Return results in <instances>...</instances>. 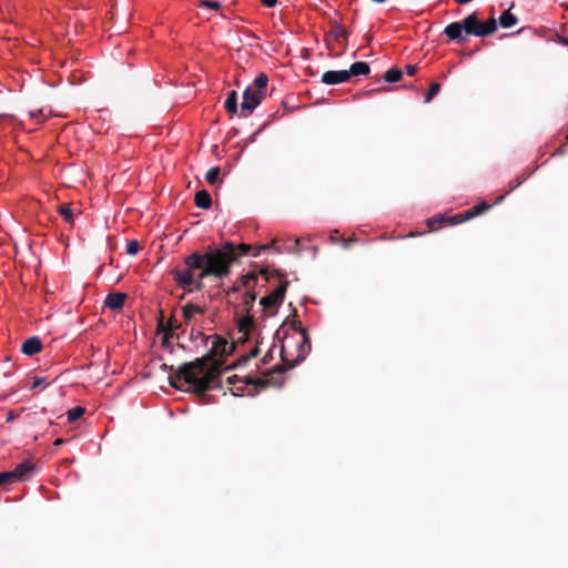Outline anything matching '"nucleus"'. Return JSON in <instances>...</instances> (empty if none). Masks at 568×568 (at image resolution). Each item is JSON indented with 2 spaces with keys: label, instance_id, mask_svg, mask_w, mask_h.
Returning <instances> with one entry per match:
<instances>
[{
  "label": "nucleus",
  "instance_id": "obj_1",
  "mask_svg": "<svg viewBox=\"0 0 568 568\" xmlns=\"http://www.w3.org/2000/svg\"><path fill=\"white\" fill-rule=\"evenodd\" d=\"M211 337L213 342L209 352L193 362L180 365L174 377L170 376L171 386L180 388L176 382H184L199 395H204L213 387H220L222 358L231 353L234 346L220 335Z\"/></svg>",
  "mask_w": 568,
  "mask_h": 568
},
{
  "label": "nucleus",
  "instance_id": "obj_2",
  "mask_svg": "<svg viewBox=\"0 0 568 568\" xmlns=\"http://www.w3.org/2000/svg\"><path fill=\"white\" fill-rule=\"evenodd\" d=\"M497 30V21L490 17L487 21L481 22L478 19V13L474 11L462 21L452 22L444 29V34L456 43H465L468 36L488 37Z\"/></svg>",
  "mask_w": 568,
  "mask_h": 568
},
{
  "label": "nucleus",
  "instance_id": "obj_3",
  "mask_svg": "<svg viewBox=\"0 0 568 568\" xmlns=\"http://www.w3.org/2000/svg\"><path fill=\"white\" fill-rule=\"evenodd\" d=\"M201 257L202 271L199 272V277L214 276L222 280L231 274L232 265L235 263L234 244L225 242L221 247L201 254Z\"/></svg>",
  "mask_w": 568,
  "mask_h": 568
},
{
  "label": "nucleus",
  "instance_id": "obj_4",
  "mask_svg": "<svg viewBox=\"0 0 568 568\" xmlns=\"http://www.w3.org/2000/svg\"><path fill=\"white\" fill-rule=\"evenodd\" d=\"M184 268H174L172 275L176 284L187 292H200L203 290V280L200 278L199 274L194 275V270L202 271V257L201 253L194 252L184 258Z\"/></svg>",
  "mask_w": 568,
  "mask_h": 568
},
{
  "label": "nucleus",
  "instance_id": "obj_5",
  "mask_svg": "<svg viewBox=\"0 0 568 568\" xmlns=\"http://www.w3.org/2000/svg\"><path fill=\"white\" fill-rule=\"evenodd\" d=\"M258 274H261L265 281H270L272 276H277L281 280L280 285L272 293L260 300V304L263 306L264 311L268 312L270 315H274L284 301L290 282L284 280L285 275L278 270L271 272L268 267H263L260 270Z\"/></svg>",
  "mask_w": 568,
  "mask_h": 568
},
{
  "label": "nucleus",
  "instance_id": "obj_6",
  "mask_svg": "<svg viewBox=\"0 0 568 568\" xmlns=\"http://www.w3.org/2000/svg\"><path fill=\"white\" fill-rule=\"evenodd\" d=\"M257 293L254 290L245 291V293L241 295V304L235 306L236 308L241 307V310L239 311L241 313V316L237 318V328L239 332L242 334V336L240 337V341L242 342L247 341L250 334L255 328V322L253 315L251 314V310L254 305Z\"/></svg>",
  "mask_w": 568,
  "mask_h": 568
},
{
  "label": "nucleus",
  "instance_id": "obj_7",
  "mask_svg": "<svg viewBox=\"0 0 568 568\" xmlns=\"http://www.w3.org/2000/svg\"><path fill=\"white\" fill-rule=\"evenodd\" d=\"M264 93L260 92L250 85L243 93V101L241 103V112L243 116H248L255 108L262 102Z\"/></svg>",
  "mask_w": 568,
  "mask_h": 568
},
{
  "label": "nucleus",
  "instance_id": "obj_8",
  "mask_svg": "<svg viewBox=\"0 0 568 568\" xmlns=\"http://www.w3.org/2000/svg\"><path fill=\"white\" fill-rule=\"evenodd\" d=\"M298 333L301 334L302 341L297 346V355L296 358L288 364V367H294L296 364L301 363L305 359L306 355L311 351V339L307 335V331L304 327H298Z\"/></svg>",
  "mask_w": 568,
  "mask_h": 568
},
{
  "label": "nucleus",
  "instance_id": "obj_9",
  "mask_svg": "<svg viewBox=\"0 0 568 568\" xmlns=\"http://www.w3.org/2000/svg\"><path fill=\"white\" fill-rule=\"evenodd\" d=\"M348 81V74L346 70L338 71H326L322 74V82L327 85L344 83Z\"/></svg>",
  "mask_w": 568,
  "mask_h": 568
},
{
  "label": "nucleus",
  "instance_id": "obj_10",
  "mask_svg": "<svg viewBox=\"0 0 568 568\" xmlns=\"http://www.w3.org/2000/svg\"><path fill=\"white\" fill-rule=\"evenodd\" d=\"M271 245H260V246H252L250 244L242 243L240 245L234 244V253H235V262L239 257L252 254L253 256H257L261 251H265Z\"/></svg>",
  "mask_w": 568,
  "mask_h": 568
},
{
  "label": "nucleus",
  "instance_id": "obj_11",
  "mask_svg": "<svg viewBox=\"0 0 568 568\" xmlns=\"http://www.w3.org/2000/svg\"><path fill=\"white\" fill-rule=\"evenodd\" d=\"M126 297L128 296L125 293H120V292L111 293L105 297L104 306H106L113 311H120V310H122Z\"/></svg>",
  "mask_w": 568,
  "mask_h": 568
},
{
  "label": "nucleus",
  "instance_id": "obj_12",
  "mask_svg": "<svg viewBox=\"0 0 568 568\" xmlns=\"http://www.w3.org/2000/svg\"><path fill=\"white\" fill-rule=\"evenodd\" d=\"M42 349L41 339L38 336L26 339L21 345V352L24 355L32 356L40 353Z\"/></svg>",
  "mask_w": 568,
  "mask_h": 568
},
{
  "label": "nucleus",
  "instance_id": "obj_13",
  "mask_svg": "<svg viewBox=\"0 0 568 568\" xmlns=\"http://www.w3.org/2000/svg\"><path fill=\"white\" fill-rule=\"evenodd\" d=\"M329 23L331 30L327 33V38L337 42H339L341 40L346 41L348 38V32L346 31V29L335 20L329 21Z\"/></svg>",
  "mask_w": 568,
  "mask_h": 568
},
{
  "label": "nucleus",
  "instance_id": "obj_14",
  "mask_svg": "<svg viewBox=\"0 0 568 568\" xmlns=\"http://www.w3.org/2000/svg\"><path fill=\"white\" fill-rule=\"evenodd\" d=\"M205 308L193 303H187L182 307L183 318L186 324H190L196 314H204Z\"/></svg>",
  "mask_w": 568,
  "mask_h": 568
},
{
  "label": "nucleus",
  "instance_id": "obj_15",
  "mask_svg": "<svg viewBox=\"0 0 568 568\" xmlns=\"http://www.w3.org/2000/svg\"><path fill=\"white\" fill-rule=\"evenodd\" d=\"M34 469V465L28 460H24L17 465V467L11 470L12 475H14L16 481H22L26 479V476Z\"/></svg>",
  "mask_w": 568,
  "mask_h": 568
},
{
  "label": "nucleus",
  "instance_id": "obj_16",
  "mask_svg": "<svg viewBox=\"0 0 568 568\" xmlns=\"http://www.w3.org/2000/svg\"><path fill=\"white\" fill-rule=\"evenodd\" d=\"M257 282V273L248 272L247 274L242 275L235 283H237L241 287L246 288V291L254 290Z\"/></svg>",
  "mask_w": 568,
  "mask_h": 568
},
{
  "label": "nucleus",
  "instance_id": "obj_17",
  "mask_svg": "<svg viewBox=\"0 0 568 568\" xmlns=\"http://www.w3.org/2000/svg\"><path fill=\"white\" fill-rule=\"evenodd\" d=\"M194 203L200 209H210L212 205V199L207 191L201 190L195 193Z\"/></svg>",
  "mask_w": 568,
  "mask_h": 568
},
{
  "label": "nucleus",
  "instance_id": "obj_18",
  "mask_svg": "<svg viewBox=\"0 0 568 568\" xmlns=\"http://www.w3.org/2000/svg\"><path fill=\"white\" fill-rule=\"evenodd\" d=\"M369 71V65L366 62H355L351 65L349 70H346V73L349 80L353 75H366Z\"/></svg>",
  "mask_w": 568,
  "mask_h": 568
},
{
  "label": "nucleus",
  "instance_id": "obj_19",
  "mask_svg": "<svg viewBox=\"0 0 568 568\" xmlns=\"http://www.w3.org/2000/svg\"><path fill=\"white\" fill-rule=\"evenodd\" d=\"M491 206H493V204H489V203L483 201V202L474 205L473 207L466 210V219L471 220V219L485 213Z\"/></svg>",
  "mask_w": 568,
  "mask_h": 568
},
{
  "label": "nucleus",
  "instance_id": "obj_20",
  "mask_svg": "<svg viewBox=\"0 0 568 568\" xmlns=\"http://www.w3.org/2000/svg\"><path fill=\"white\" fill-rule=\"evenodd\" d=\"M224 108L231 115L236 114V112H237V92L235 90H232L227 93V98L225 100Z\"/></svg>",
  "mask_w": 568,
  "mask_h": 568
},
{
  "label": "nucleus",
  "instance_id": "obj_21",
  "mask_svg": "<svg viewBox=\"0 0 568 568\" xmlns=\"http://www.w3.org/2000/svg\"><path fill=\"white\" fill-rule=\"evenodd\" d=\"M498 22L501 28L508 29L514 27L518 22V19L510 10H506L500 14Z\"/></svg>",
  "mask_w": 568,
  "mask_h": 568
},
{
  "label": "nucleus",
  "instance_id": "obj_22",
  "mask_svg": "<svg viewBox=\"0 0 568 568\" xmlns=\"http://www.w3.org/2000/svg\"><path fill=\"white\" fill-rule=\"evenodd\" d=\"M58 212L59 214L64 219V221L69 224H73L74 222V215H73V211L72 209L70 207L69 204H61L59 207H58Z\"/></svg>",
  "mask_w": 568,
  "mask_h": 568
},
{
  "label": "nucleus",
  "instance_id": "obj_23",
  "mask_svg": "<svg viewBox=\"0 0 568 568\" xmlns=\"http://www.w3.org/2000/svg\"><path fill=\"white\" fill-rule=\"evenodd\" d=\"M267 82H268V78L265 73H260L252 85H250L251 88L260 91V92H263L266 90V87H267Z\"/></svg>",
  "mask_w": 568,
  "mask_h": 568
},
{
  "label": "nucleus",
  "instance_id": "obj_24",
  "mask_svg": "<svg viewBox=\"0 0 568 568\" xmlns=\"http://www.w3.org/2000/svg\"><path fill=\"white\" fill-rule=\"evenodd\" d=\"M221 169L219 166L211 168L206 174L205 180L210 185H214L220 180Z\"/></svg>",
  "mask_w": 568,
  "mask_h": 568
},
{
  "label": "nucleus",
  "instance_id": "obj_25",
  "mask_svg": "<svg viewBox=\"0 0 568 568\" xmlns=\"http://www.w3.org/2000/svg\"><path fill=\"white\" fill-rule=\"evenodd\" d=\"M402 71L397 68H392L385 72L384 79L386 82L394 83L402 79Z\"/></svg>",
  "mask_w": 568,
  "mask_h": 568
},
{
  "label": "nucleus",
  "instance_id": "obj_26",
  "mask_svg": "<svg viewBox=\"0 0 568 568\" xmlns=\"http://www.w3.org/2000/svg\"><path fill=\"white\" fill-rule=\"evenodd\" d=\"M179 327H180V325L178 324L176 320H174V318L169 320L168 327H165V325L163 323V318H161L158 323L159 332L166 331L172 334V331L178 329Z\"/></svg>",
  "mask_w": 568,
  "mask_h": 568
},
{
  "label": "nucleus",
  "instance_id": "obj_27",
  "mask_svg": "<svg viewBox=\"0 0 568 568\" xmlns=\"http://www.w3.org/2000/svg\"><path fill=\"white\" fill-rule=\"evenodd\" d=\"M84 414V408L81 406H77L68 410V422L73 423L78 420Z\"/></svg>",
  "mask_w": 568,
  "mask_h": 568
},
{
  "label": "nucleus",
  "instance_id": "obj_28",
  "mask_svg": "<svg viewBox=\"0 0 568 568\" xmlns=\"http://www.w3.org/2000/svg\"><path fill=\"white\" fill-rule=\"evenodd\" d=\"M439 91H440V84L437 82L432 83L428 92L426 93L425 102L429 103L433 100V98L438 94Z\"/></svg>",
  "mask_w": 568,
  "mask_h": 568
},
{
  "label": "nucleus",
  "instance_id": "obj_29",
  "mask_svg": "<svg viewBox=\"0 0 568 568\" xmlns=\"http://www.w3.org/2000/svg\"><path fill=\"white\" fill-rule=\"evenodd\" d=\"M141 250V245L136 240H131L126 243L125 252L129 255H135Z\"/></svg>",
  "mask_w": 568,
  "mask_h": 568
},
{
  "label": "nucleus",
  "instance_id": "obj_30",
  "mask_svg": "<svg viewBox=\"0 0 568 568\" xmlns=\"http://www.w3.org/2000/svg\"><path fill=\"white\" fill-rule=\"evenodd\" d=\"M16 483L14 475L10 471L0 473V487Z\"/></svg>",
  "mask_w": 568,
  "mask_h": 568
},
{
  "label": "nucleus",
  "instance_id": "obj_31",
  "mask_svg": "<svg viewBox=\"0 0 568 568\" xmlns=\"http://www.w3.org/2000/svg\"><path fill=\"white\" fill-rule=\"evenodd\" d=\"M469 219H466V211L462 212V213H458V214H455L453 216H450L448 219V222L450 225H457V224H460L463 222H466L468 221Z\"/></svg>",
  "mask_w": 568,
  "mask_h": 568
},
{
  "label": "nucleus",
  "instance_id": "obj_32",
  "mask_svg": "<svg viewBox=\"0 0 568 568\" xmlns=\"http://www.w3.org/2000/svg\"><path fill=\"white\" fill-rule=\"evenodd\" d=\"M200 7L219 10L221 8V3L217 1L202 0L200 2Z\"/></svg>",
  "mask_w": 568,
  "mask_h": 568
},
{
  "label": "nucleus",
  "instance_id": "obj_33",
  "mask_svg": "<svg viewBox=\"0 0 568 568\" xmlns=\"http://www.w3.org/2000/svg\"><path fill=\"white\" fill-rule=\"evenodd\" d=\"M283 381L282 378L280 381H277V377L275 379H273V377H271L270 379H258L257 382V385H260L261 387H265L267 386L268 384H274V385H282Z\"/></svg>",
  "mask_w": 568,
  "mask_h": 568
},
{
  "label": "nucleus",
  "instance_id": "obj_34",
  "mask_svg": "<svg viewBox=\"0 0 568 568\" xmlns=\"http://www.w3.org/2000/svg\"><path fill=\"white\" fill-rule=\"evenodd\" d=\"M357 242V239L352 236V237H348V239H345L344 236L341 237V245L343 248L345 250H348L351 248L352 244Z\"/></svg>",
  "mask_w": 568,
  "mask_h": 568
},
{
  "label": "nucleus",
  "instance_id": "obj_35",
  "mask_svg": "<svg viewBox=\"0 0 568 568\" xmlns=\"http://www.w3.org/2000/svg\"><path fill=\"white\" fill-rule=\"evenodd\" d=\"M445 221L443 215L433 216L427 220V224L430 229L434 227L435 224H442Z\"/></svg>",
  "mask_w": 568,
  "mask_h": 568
},
{
  "label": "nucleus",
  "instance_id": "obj_36",
  "mask_svg": "<svg viewBox=\"0 0 568 568\" xmlns=\"http://www.w3.org/2000/svg\"><path fill=\"white\" fill-rule=\"evenodd\" d=\"M341 237H343L342 235H339L338 231L337 230H334L331 235H329V241L332 244H339L341 245Z\"/></svg>",
  "mask_w": 568,
  "mask_h": 568
},
{
  "label": "nucleus",
  "instance_id": "obj_37",
  "mask_svg": "<svg viewBox=\"0 0 568 568\" xmlns=\"http://www.w3.org/2000/svg\"><path fill=\"white\" fill-rule=\"evenodd\" d=\"M45 383V379L43 377L34 376L32 385L30 386V389H36L37 387L41 386Z\"/></svg>",
  "mask_w": 568,
  "mask_h": 568
},
{
  "label": "nucleus",
  "instance_id": "obj_38",
  "mask_svg": "<svg viewBox=\"0 0 568 568\" xmlns=\"http://www.w3.org/2000/svg\"><path fill=\"white\" fill-rule=\"evenodd\" d=\"M240 285L237 283H234L231 287H229L227 290H225V294L227 296H231L233 294H236L240 292Z\"/></svg>",
  "mask_w": 568,
  "mask_h": 568
},
{
  "label": "nucleus",
  "instance_id": "obj_39",
  "mask_svg": "<svg viewBox=\"0 0 568 568\" xmlns=\"http://www.w3.org/2000/svg\"><path fill=\"white\" fill-rule=\"evenodd\" d=\"M258 354V347L255 346L247 355L242 357L243 362L248 361L251 357H255Z\"/></svg>",
  "mask_w": 568,
  "mask_h": 568
},
{
  "label": "nucleus",
  "instance_id": "obj_40",
  "mask_svg": "<svg viewBox=\"0 0 568 568\" xmlns=\"http://www.w3.org/2000/svg\"><path fill=\"white\" fill-rule=\"evenodd\" d=\"M19 415L14 412V410H9L7 413V417H6V422L7 423H12L16 420V418L18 417Z\"/></svg>",
  "mask_w": 568,
  "mask_h": 568
},
{
  "label": "nucleus",
  "instance_id": "obj_41",
  "mask_svg": "<svg viewBox=\"0 0 568 568\" xmlns=\"http://www.w3.org/2000/svg\"><path fill=\"white\" fill-rule=\"evenodd\" d=\"M405 69H406V73L408 75H415L417 72V65H415V64H408V65H406Z\"/></svg>",
  "mask_w": 568,
  "mask_h": 568
},
{
  "label": "nucleus",
  "instance_id": "obj_42",
  "mask_svg": "<svg viewBox=\"0 0 568 568\" xmlns=\"http://www.w3.org/2000/svg\"><path fill=\"white\" fill-rule=\"evenodd\" d=\"M567 152V149H566V145H560L559 148H557L555 150V152L551 154L552 156H556V155H565Z\"/></svg>",
  "mask_w": 568,
  "mask_h": 568
},
{
  "label": "nucleus",
  "instance_id": "obj_43",
  "mask_svg": "<svg viewBox=\"0 0 568 568\" xmlns=\"http://www.w3.org/2000/svg\"><path fill=\"white\" fill-rule=\"evenodd\" d=\"M261 2L266 8H273L277 3V0H261Z\"/></svg>",
  "mask_w": 568,
  "mask_h": 568
},
{
  "label": "nucleus",
  "instance_id": "obj_44",
  "mask_svg": "<svg viewBox=\"0 0 568 568\" xmlns=\"http://www.w3.org/2000/svg\"><path fill=\"white\" fill-rule=\"evenodd\" d=\"M509 184H510V189H509L508 193L511 192L513 190H515L516 187H518L521 184V181L520 180H514Z\"/></svg>",
  "mask_w": 568,
  "mask_h": 568
},
{
  "label": "nucleus",
  "instance_id": "obj_45",
  "mask_svg": "<svg viewBox=\"0 0 568 568\" xmlns=\"http://www.w3.org/2000/svg\"><path fill=\"white\" fill-rule=\"evenodd\" d=\"M242 381L237 375H232L227 377V383L231 385H234L236 382Z\"/></svg>",
  "mask_w": 568,
  "mask_h": 568
},
{
  "label": "nucleus",
  "instance_id": "obj_46",
  "mask_svg": "<svg viewBox=\"0 0 568 568\" xmlns=\"http://www.w3.org/2000/svg\"><path fill=\"white\" fill-rule=\"evenodd\" d=\"M163 332H164L163 344H166L169 342V338L172 336V334L166 331H163Z\"/></svg>",
  "mask_w": 568,
  "mask_h": 568
},
{
  "label": "nucleus",
  "instance_id": "obj_47",
  "mask_svg": "<svg viewBox=\"0 0 568 568\" xmlns=\"http://www.w3.org/2000/svg\"><path fill=\"white\" fill-rule=\"evenodd\" d=\"M292 327H293L295 331H297V332H298V327H302V326H301V322H298V321H294V322L292 323Z\"/></svg>",
  "mask_w": 568,
  "mask_h": 568
},
{
  "label": "nucleus",
  "instance_id": "obj_48",
  "mask_svg": "<svg viewBox=\"0 0 568 568\" xmlns=\"http://www.w3.org/2000/svg\"><path fill=\"white\" fill-rule=\"evenodd\" d=\"M559 43L562 44V45L568 47V38H560L559 39Z\"/></svg>",
  "mask_w": 568,
  "mask_h": 568
},
{
  "label": "nucleus",
  "instance_id": "obj_49",
  "mask_svg": "<svg viewBox=\"0 0 568 568\" xmlns=\"http://www.w3.org/2000/svg\"><path fill=\"white\" fill-rule=\"evenodd\" d=\"M284 371H285L284 367H282V366L277 367L276 371H275V373H277V375H278L277 377H281V375L283 374Z\"/></svg>",
  "mask_w": 568,
  "mask_h": 568
},
{
  "label": "nucleus",
  "instance_id": "obj_50",
  "mask_svg": "<svg viewBox=\"0 0 568 568\" xmlns=\"http://www.w3.org/2000/svg\"><path fill=\"white\" fill-rule=\"evenodd\" d=\"M63 443H64V440L62 438H58V439H55V442L53 444H54V446H61Z\"/></svg>",
  "mask_w": 568,
  "mask_h": 568
},
{
  "label": "nucleus",
  "instance_id": "obj_51",
  "mask_svg": "<svg viewBox=\"0 0 568 568\" xmlns=\"http://www.w3.org/2000/svg\"><path fill=\"white\" fill-rule=\"evenodd\" d=\"M243 382L245 383V385H248V384H253V383H254V382H253V379H252L251 377H245V378L243 379Z\"/></svg>",
  "mask_w": 568,
  "mask_h": 568
},
{
  "label": "nucleus",
  "instance_id": "obj_52",
  "mask_svg": "<svg viewBox=\"0 0 568 568\" xmlns=\"http://www.w3.org/2000/svg\"><path fill=\"white\" fill-rule=\"evenodd\" d=\"M268 357H271V355H270V354L265 355V356H264V358H263V362H264V363H267Z\"/></svg>",
  "mask_w": 568,
  "mask_h": 568
},
{
  "label": "nucleus",
  "instance_id": "obj_53",
  "mask_svg": "<svg viewBox=\"0 0 568 568\" xmlns=\"http://www.w3.org/2000/svg\"><path fill=\"white\" fill-rule=\"evenodd\" d=\"M505 195H500L498 199H497V203L501 202L504 200Z\"/></svg>",
  "mask_w": 568,
  "mask_h": 568
},
{
  "label": "nucleus",
  "instance_id": "obj_54",
  "mask_svg": "<svg viewBox=\"0 0 568 568\" xmlns=\"http://www.w3.org/2000/svg\"><path fill=\"white\" fill-rule=\"evenodd\" d=\"M30 115H31L32 118H36V116L38 115V112H30Z\"/></svg>",
  "mask_w": 568,
  "mask_h": 568
},
{
  "label": "nucleus",
  "instance_id": "obj_55",
  "mask_svg": "<svg viewBox=\"0 0 568 568\" xmlns=\"http://www.w3.org/2000/svg\"><path fill=\"white\" fill-rule=\"evenodd\" d=\"M281 356H282V359H283V361H286V359L284 358V349H283V348H282V351H281Z\"/></svg>",
  "mask_w": 568,
  "mask_h": 568
},
{
  "label": "nucleus",
  "instance_id": "obj_56",
  "mask_svg": "<svg viewBox=\"0 0 568 568\" xmlns=\"http://www.w3.org/2000/svg\"><path fill=\"white\" fill-rule=\"evenodd\" d=\"M298 244H300V240H298V239H296V240H295V245H296V247L298 246Z\"/></svg>",
  "mask_w": 568,
  "mask_h": 568
},
{
  "label": "nucleus",
  "instance_id": "obj_57",
  "mask_svg": "<svg viewBox=\"0 0 568 568\" xmlns=\"http://www.w3.org/2000/svg\"><path fill=\"white\" fill-rule=\"evenodd\" d=\"M379 91H388V88H383Z\"/></svg>",
  "mask_w": 568,
  "mask_h": 568
},
{
  "label": "nucleus",
  "instance_id": "obj_58",
  "mask_svg": "<svg viewBox=\"0 0 568 568\" xmlns=\"http://www.w3.org/2000/svg\"><path fill=\"white\" fill-rule=\"evenodd\" d=\"M566 141L568 142V134L566 135Z\"/></svg>",
  "mask_w": 568,
  "mask_h": 568
}]
</instances>
